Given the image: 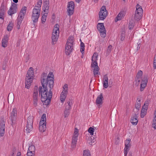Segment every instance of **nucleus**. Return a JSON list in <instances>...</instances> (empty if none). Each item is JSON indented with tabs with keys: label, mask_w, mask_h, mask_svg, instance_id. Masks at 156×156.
<instances>
[{
	"label": "nucleus",
	"mask_w": 156,
	"mask_h": 156,
	"mask_svg": "<svg viewBox=\"0 0 156 156\" xmlns=\"http://www.w3.org/2000/svg\"><path fill=\"white\" fill-rule=\"evenodd\" d=\"M41 95V101H44V105L47 106L51 102V99L52 98V93L51 90H49L48 93L47 92H42L40 93Z\"/></svg>",
	"instance_id": "obj_2"
},
{
	"label": "nucleus",
	"mask_w": 156,
	"mask_h": 156,
	"mask_svg": "<svg viewBox=\"0 0 156 156\" xmlns=\"http://www.w3.org/2000/svg\"><path fill=\"white\" fill-rule=\"evenodd\" d=\"M112 49V46L111 45H109L107 49V52L109 54L111 52V50Z\"/></svg>",
	"instance_id": "obj_48"
},
{
	"label": "nucleus",
	"mask_w": 156,
	"mask_h": 156,
	"mask_svg": "<svg viewBox=\"0 0 156 156\" xmlns=\"http://www.w3.org/2000/svg\"><path fill=\"white\" fill-rule=\"evenodd\" d=\"M74 8V4L73 2L71 1L68 2L67 9L69 16H71L73 14Z\"/></svg>",
	"instance_id": "obj_12"
},
{
	"label": "nucleus",
	"mask_w": 156,
	"mask_h": 156,
	"mask_svg": "<svg viewBox=\"0 0 156 156\" xmlns=\"http://www.w3.org/2000/svg\"><path fill=\"white\" fill-rule=\"evenodd\" d=\"M49 7V0H44L43 9L44 12H48Z\"/></svg>",
	"instance_id": "obj_16"
},
{
	"label": "nucleus",
	"mask_w": 156,
	"mask_h": 156,
	"mask_svg": "<svg viewBox=\"0 0 156 156\" xmlns=\"http://www.w3.org/2000/svg\"><path fill=\"white\" fill-rule=\"evenodd\" d=\"M143 72L141 70H140L137 73V75L136 76V77H140L142 76Z\"/></svg>",
	"instance_id": "obj_49"
},
{
	"label": "nucleus",
	"mask_w": 156,
	"mask_h": 156,
	"mask_svg": "<svg viewBox=\"0 0 156 156\" xmlns=\"http://www.w3.org/2000/svg\"><path fill=\"white\" fill-rule=\"evenodd\" d=\"M143 12L141 7L137 4L136 6V10L134 16L135 19L137 21L139 20L141 18Z\"/></svg>",
	"instance_id": "obj_6"
},
{
	"label": "nucleus",
	"mask_w": 156,
	"mask_h": 156,
	"mask_svg": "<svg viewBox=\"0 0 156 156\" xmlns=\"http://www.w3.org/2000/svg\"><path fill=\"white\" fill-rule=\"evenodd\" d=\"M46 115L43 114L41 118V121L39 123V130L41 132H44L46 130Z\"/></svg>",
	"instance_id": "obj_5"
},
{
	"label": "nucleus",
	"mask_w": 156,
	"mask_h": 156,
	"mask_svg": "<svg viewBox=\"0 0 156 156\" xmlns=\"http://www.w3.org/2000/svg\"><path fill=\"white\" fill-rule=\"evenodd\" d=\"M104 81H103V86L105 88H107L108 87V78L107 75H105L104 76L103 78Z\"/></svg>",
	"instance_id": "obj_22"
},
{
	"label": "nucleus",
	"mask_w": 156,
	"mask_h": 156,
	"mask_svg": "<svg viewBox=\"0 0 156 156\" xmlns=\"http://www.w3.org/2000/svg\"><path fill=\"white\" fill-rule=\"evenodd\" d=\"M33 101L34 105L35 107H36L37 105V100H33Z\"/></svg>",
	"instance_id": "obj_62"
},
{
	"label": "nucleus",
	"mask_w": 156,
	"mask_h": 156,
	"mask_svg": "<svg viewBox=\"0 0 156 156\" xmlns=\"http://www.w3.org/2000/svg\"><path fill=\"white\" fill-rule=\"evenodd\" d=\"M149 100H148L145 101L144 105L142 106H144V107L145 108H146L148 109L149 104Z\"/></svg>",
	"instance_id": "obj_46"
},
{
	"label": "nucleus",
	"mask_w": 156,
	"mask_h": 156,
	"mask_svg": "<svg viewBox=\"0 0 156 156\" xmlns=\"http://www.w3.org/2000/svg\"><path fill=\"white\" fill-rule=\"evenodd\" d=\"M59 33V30H56L55 29H53L52 34L54 35L58 36V34Z\"/></svg>",
	"instance_id": "obj_38"
},
{
	"label": "nucleus",
	"mask_w": 156,
	"mask_h": 156,
	"mask_svg": "<svg viewBox=\"0 0 156 156\" xmlns=\"http://www.w3.org/2000/svg\"><path fill=\"white\" fill-rule=\"evenodd\" d=\"M8 40L9 37L7 35L4 36L2 41V46L4 48L6 47Z\"/></svg>",
	"instance_id": "obj_18"
},
{
	"label": "nucleus",
	"mask_w": 156,
	"mask_h": 156,
	"mask_svg": "<svg viewBox=\"0 0 156 156\" xmlns=\"http://www.w3.org/2000/svg\"><path fill=\"white\" fill-rule=\"evenodd\" d=\"M83 156H91L89 151L84 150Z\"/></svg>",
	"instance_id": "obj_40"
},
{
	"label": "nucleus",
	"mask_w": 156,
	"mask_h": 156,
	"mask_svg": "<svg viewBox=\"0 0 156 156\" xmlns=\"http://www.w3.org/2000/svg\"><path fill=\"white\" fill-rule=\"evenodd\" d=\"M35 147L34 146L31 145L29 146L28 151L32 152H35Z\"/></svg>",
	"instance_id": "obj_33"
},
{
	"label": "nucleus",
	"mask_w": 156,
	"mask_h": 156,
	"mask_svg": "<svg viewBox=\"0 0 156 156\" xmlns=\"http://www.w3.org/2000/svg\"><path fill=\"white\" fill-rule=\"evenodd\" d=\"M73 37H69L68 39L65 50V53L66 55H69L72 52L73 49Z\"/></svg>",
	"instance_id": "obj_4"
},
{
	"label": "nucleus",
	"mask_w": 156,
	"mask_h": 156,
	"mask_svg": "<svg viewBox=\"0 0 156 156\" xmlns=\"http://www.w3.org/2000/svg\"><path fill=\"white\" fill-rule=\"evenodd\" d=\"M124 13V11L120 12L116 17L115 20V21L117 22L118 20H122L125 16Z\"/></svg>",
	"instance_id": "obj_24"
},
{
	"label": "nucleus",
	"mask_w": 156,
	"mask_h": 156,
	"mask_svg": "<svg viewBox=\"0 0 156 156\" xmlns=\"http://www.w3.org/2000/svg\"><path fill=\"white\" fill-rule=\"evenodd\" d=\"M129 151L125 150H124V156H127L128 152Z\"/></svg>",
	"instance_id": "obj_64"
},
{
	"label": "nucleus",
	"mask_w": 156,
	"mask_h": 156,
	"mask_svg": "<svg viewBox=\"0 0 156 156\" xmlns=\"http://www.w3.org/2000/svg\"><path fill=\"white\" fill-rule=\"evenodd\" d=\"M5 122L3 119H2V122L0 124V136H2L5 134Z\"/></svg>",
	"instance_id": "obj_15"
},
{
	"label": "nucleus",
	"mask_w": 156,
	"mask_h": 156,
	"mask_svg": "<svg viewBox=\"0 0 156 156\" xmlns=\"http://www.w3.org/2000/svg\"><path fill=\"white\" fill-rule=\"evenodd\" d=\"M88 140L90 144L93 143L96 141L95 138L92 136L88 137Z\"/></svg>",
	"instance_id": "obj_32"
},
{
	"label": "nucleus",
	"mask_w": 156,
	"mask_h": 156,
	"mask_svg": "<svg viewBox=\"0 0 156 156\" xmlns=\"http://www.w3.org/2000/svg\"><path fill=\"white\" fill-rule=\"evenodd\" d=\"M38 97V92H34L33 94V97Z\"/></svg>",
	"instance_id": "obj_61"
},
{
	"label": "nucleus",
	"mask_w": 156,
	"mask_h": 156,
	"mask_svg": "<svg viewBox=\"0 0 156 156\" xmlns=\"http://www.w3.org/2000/svg\"><path fill=\"white\" fill-rule=\"evenodd\" d=\"M99 15L101 20H103L106 18L108 15V11L106 9L105 6L103 5L101 8Z\"/></svg>",
	"instance_id": "obj_10"
},
{
	"label": "nucleus",
	"mask_w": 156,
	"mask_h": 156,
	"mask_svg": "<svg viewBox=\"0 0 156 156\" xmlns=\"http://www.w3.org/2000/svg\"><path fill=\"white\" fill-rule=\"evenodd\" d=\"M46 20V17H45V16H42L41 17V22L42 23H44Z\"/></svg>",
	"instance_id": "obj_51"
},
{
	"label": "nucleus",
	"mask_w": 156,
	"mask_h": 156,
	"mask_svg": "<svg viewBox=\"0 0 156 156\" xmlns=\"http://www.w3.org/2000/svg\"><path fill=\"white\" fill-rule=\"evenodd\" d=\"M59 26L58 24H56L54 26V29H55L57 30H59Z\"/></svg>",
	"instance_id": "obj_57"
},
{
	"label": "nucleus",
	"mask_w": 156,
	"mask_h": 156,
	"mask_svg": "<svg viewBox=\"0 0 156 156\" xmlns=\"http://www.w3.org/2000/svg\"><path fill=\"white\" fill-rule=\"evenodd\" d=\"M41 10L34 8L33 10L31 19L34 23L37 22L40 16Z\"/></svg>",
	"instance_id": "obj_7"
},
{
	"label": "nucleus",
	"mask_w": 156,
	"mask_h": 156,
	"mask_svg": "<svg viewBox=\"0 0 156 156\" xmlns=\"http://www.w3.org/2000/svg\"><path fill=\"white\" fill-rule=\"evenodd\" d=\"M84 47H80V51L82 54H83L84 53Z\"/></svg>",
	"instance_id": "obj_60"
},
{
	"label": "nucleus",
	"mask_w": 156,
	"mask_h": 156,
	"mask_svg": "<svg viewBox=\"0 0 156 156\" xmlns=\"http://www.w3.org/2000/svg\"><path fill=\"white\" fill-rule=\"evenodd\" d=\"M130 145H125L124 150L126 151H129L130 149Z\"/></svg>",
	"instance_id": "obj_50"
},
{
	"label": "nucleus",
	"mask_w": 156,
	"mask_h": 156,
	"mask_svg": "<svg viewBox=\"0 0 156 156\" xmlns=\"http://www.w3.org/2000/svg\"><path fill=\"white\" fill-rule=\"evenodd\" d=\"M138 98H137V101H138L136 102V103L135 104V108L136 109H134V112L136 113V115H138L139 113V110L140 109L141 107V103H140V99L138 100Z\"/></svg>",
	"instance_id": "obj_17"
},
{
	"label": "nucleus",
	"mask_w": 156,
	"mask_h": 156,
	"mask_svg": "<svg viewBox=\"0 0 156 156\" xmlns=\"http://www.w3.org/2000/svg\"><path fill=\"white\" fill-rule=\"evenodd\" d=\"M35 152H32L31 151H27V155H34Z\"/></svg>",
	"instance_id": "obj_53"
},
{
	"label": "nucleus",
	"mask_w": 156,
	"mask_h": 156,
	"mask_svg": "<svg viewBox=\"0 0 156 156\" xmlns=\"http://www.w3.org/2000/svg\"><path fill=\"white\" fill-rule=\"evenodd\" d=\"M135 80L136 82H140L141 80V77H136L135 78Z\"/></svg>",
	"instance_id": "obj_59"
},
{
	"label": "nucleus",
	"mask_w": 156,
	"mask_h": 156,
	"mask_svg": "<svg viewBox=\"0 0 156 156\" xmlns=\"http://www.w3.org/2000/svg\"><path fill=\"white\" fill-rule=\"evenodd\" d=\"M25 130L27 133H30L33 129V124H27Z\"/></svg>",
	"instance_id": "obj_27"
},
{
	"label": "nucleus",
	"mask_w": 156,
	"mask_h": 156,
	"mask_svg": "<svg viewBox=\"0 0 156 156\" xmlns=\"http://www.w3.org/2000/svg\"><path fill=\"white\" fill-rule=\"evenodd\" d=\"M103 100V94L101 93L97 98L96 102L97 104H101L102 103Z\"/></svg>",
	"instance_id": "obj_23"
},
{
	"label": "nucleus",
	"mask_w": 156,
	"mask_h": 156,
	"mask_svg": "<svg viewBox=\"0 0 156 156\" xmlns=\"http://www.w3.org/2000/svg\"><path fill=\"white\" fill-rule=\"evenodd\" d=\"M45 74L46 75V78H48V77H51L52 79H52V80H53L54 81V76L53 75V74L52 73L50 72L48 75L47 76V73H45Z\"/></svg>",
	"instance_id": "obj_39"
},
{
	"label": "nucleus",
	"mask_w": 156,
	"mask_h": 156,
	"mask_svg": "<svg viewBox=\"0 0 156 156\" xmlns=\"http://www.w3.org/2000/svg\"><path fill=\"white\" fill-rule=\"evenodd\" d=\"M80 41L81 42L80 43V47H85V45L84 43H83V42H82L81 40V39H80Z\"/></svg>",
	"instance_id": "obj_63"
},
{
	"label": "nucleus",
	"mask_w": 156,
	"mask_h": 156,
	"mask_svg": "<svg viewBox=\"0 0 156 156\" xmlns=\"http://www.w3.org/2000/svg\"><path fill=\"white\" fill-rule=\"evenodd\" d=\"M27 9V7L25 6H24L22 8L19 13L20 14H22L24 15H25L26 13Z\"/></svg>",
	"instance_id": "obj_31"
},
{
	"label": "nucleus",
	"mask_w": 156,
	"mask_h": 156,
	"mask_svg": "<svg viewBox=\"0 0 156 156\" xmlns=\"http://www.w3.org/2000/svg\"><path fill=\"white\" fill-rule=\"evenodd\" d=\"M153 122L152 127L154 128V129H156V119H153Z\"/></svg>",
	"instance_id": "obj_47"
},
{
	"label": "nucleus",
	"mask_w": 156,
	"mask_h": 156,
	"mask_svg": "<svg viewBox=\"0 0 156 156\" xmlns=\"http://www.w3.org/2000/svg\"><path fill=\"white\" fill-rule=\"evenodd\" d=\"M134 26V23L133 22H130L129 25V29L131 30L132 29Z\"/></svg>",
	"instance_id": "obj_43"
},
{
	"label": "nucleus",
	"mask_w": 156,
	"mask_h": 156,
	"mask_svg": "<svg viewBox=\"0 0 156 156\" xmlns=\"http://www.w3.org/2000/svg\"><path fill=\"white\" fill-rule=\"evenodd\" d=\"M24 16L25 15L19 13V15L17 18H19L20 19L23 20Z\"/></svg>",
	"instance_id": "obj_55"
},
{
	"label": "nucleus",
	"mask_w": 156,
	"mask_h": 156,
	"mask_svg": "<svg viewBox=\"0 0 156 156\" xmlns=\"http://www.w3.org/2000/svg\"><path fill=\"white\" fill-rule=\"evenodd\" d=\"M146 113H145V112H141V113H140V117L142 118H143L144 117L145 115L146 114Z\"/></svg>",
	"instance_id": "obj_58"
},
{
	"label": "nucleus",
	"mask_w": 156,
	"mask_h": 156,
	"mask_svg": "<svg viewBox=\"0 0 156 156\" xmlns=\"http://www.w3.org/2000/svg\"><path fill=\"white\" fill-rule=\"evenodd\" d=\"M34 77L33 68L30 67L27 71L26 75L25 80V87L29 89L31 85Z\"/></svg>",
	"instance_id": "obj_3"
},
{
	"label": "nucleus",
	"mask_w": 156,
	"mask_h": 156,
	"mask_svg": "<svg viewBox=\"0 0 156 156\" xmlns=\"http://www.w3.org/2000/svg\"><path fill=\"white\" fill-rule=\"evenodd\" d=\"M5 9L4 4H2L0 9V19H4Z\"/></svg>",
	"instance_id": "obj_19"
},
{
	"label": "nucleus",
	"mask_w": 156,
	"mask_h": 156,
	"mask_svg": "<svg viewBox=\"0 0 156 156\" xmlns=\"http://www.w3.org/2000/svg\"><path fill=\"white\" fill-rule=\"evenodd\" d=\"M14 99V96L13 93H10L9 94L8 100L9 103H12L13 102Z\"/></svg>",
	"instance_id": "obj_25"
},
{
	"label": "nucleus",
	"mask_w": 156,
	"mask_h": 156,
	"mask_svg": "<svg viewBox=\"0 0 156 156\" xmlns=\"http://www.w3.org/2000/svg\"><path fill=\"white\" fill-rule=\"evenodd\" d=\"M23 20V19H20L19 18H17V23L20 24H21Z\"/></svg>",
	"instance_id": "obj_54"
},
{
	"label": "nucleus",
	"mask_w": 156,
	"mask_h": 156,
	"mask_svg": "<svg viewBox=\"0 0 156 156\" xmlns=\"http://www.w3.org/2000/svg\"><path fill=\"white\" fill-rule=\"evenodd\" d=\"M98 54L96 53H94L92 56V62L91 65V67L94 68L98 67V63L97 61Z\"/></svg>",
	"instance_id": "obj_14"
},
{
	"label": "nucleus",
	"mask_w": 156,
	"mask_h": 156,
	"mask_svg": "<svg viewBox=\"0 0 156 156\" xmlns=\"http://www.w3.org/2000/svg\"><path fill=\"white\" fill-rule=\"evenodd\" d=\"M125 38V32L124 31H122L121 35V40L123 41Z\"/></svg>",
	"instance_id": "obj_44"
},
{
	"label": "nucleus",
	"mask_w": 156,
	"mask_h": 156,
	"mask_svg": "<svg viewBox=\"0 0 156 156\" xmlns=\"http://www.w3.org/2000/svg\"><path fill=\"white\" fill-rule=\"evenodd\" d=\"M8 59L7 57L5 58V60L3 62L2 69L3 70H5L6 69V64L8 62Z\"/></svg>",
	"instance_id": "obj_28"
},
{
	"label": "nucleus",
	"mask_w": 156,
	"mask_h": 156,
	"mask_svg": "<svg viewBox=\"0 0 156 156\" xmlns=\"http://www.w3.org/2000/svg\"><path fill=\"white\" fill-rule=\"evenodd\" d=\"M69 112V110L65 109L64 113V116L65 118L68 117L70 113Z\"/></svg>",
	"instance_id": "obj_36"
},
{
	"label": "nucleus",
	"mask_w": 156,
	"mask_h": 156,
	"mask_svg": "<svg viewBox=\"0 0 156 156\" xmlns=\"http://www.w3.org/2000/svg\"><path fill=\"white\" fill-rule=\"evenodd\" d=\"M94 70L93 71L94 74V75H96L97 74H98V71L99 70V67H97L96 68H94Z\"/></svg>",
	"instance_id": "obj_42"
},
{
	"label": "nucleus",
	"mask_w": 156,
	"mask_h": 156,
	"mask_svg": "<svg viewBox=\"0 0 156 156\" xmlns=\"http://www.w3.org/2000/svg\"><path fill=\"white\" fill-rule=\"evenodd\" d=\"M42 3V0H39L37 2V5L35 6L34 8L41 10V5Z\"/></svg>",
	"instance_id": "obj_30"
},
{
	"label": "nucleus",
	"mask_w": 156,
	"mask_h": 156,
	"mask_svg": "<svg viewBox=\"0 0 156 156\" xmlns=\"http://www.w3.org/2000/svg\"><path fill=\"white\" fill-rule=\"evenodd\" d=\"M17 110L16 108H14L9 118L11 121V124L12 126L15 124L16 120Z\"/></svg>",
	"instance_id": "obj_9"
},
{
	"label": "nucleus",
	"mask_w": 156,
	"mask_h": 156,
	"mask_svg": "<svg viewBox=\"0 0 156 156\" xmlns=\"http://www.w3.org/2000/svg\"><path fill=\"white\" fill-rule=\"evenodd\" d=\"M136 113H135L134 116L131 118V122L132 124L134 125H137L138 122V120L137 119V115H136Z\"/></svg>",
	"instance_id": "obj_21"
},
{
	"label": "nucleus",
	"mask_w": 156,
	"mask_h": 156,
	"mask_svg": "<svg viewBox=\"0 0 156 156\" xmlns=\"http://www.w3.org/2000/svg\"><path fill=\"white\" fill-rule=\"evenodd\" d=\"M73 101L72 99L68 100L67 102L65 103V109L70 110L71 109V105L73 104Z\"/></svg>",
	"instance_id": "obj_20"
},
{
	"label": "nucleus",
	"mask_w": 156,
	"mask_h": 156,
	"mask_svg": "<svg viewBox=\"0 0 156 156\" xmlns=\"http://www.w3.org/2000/svg\"><path fill=\"white\" fill-rule=\"evenodd\" d=\"M78 136V130L77 129L75 131L72 138L71 148L72 150L74 149L76 147Z\"/></svg>",
	"instance_id": "obj_11"
},
{
	"label": "nucleus",
	"mask_w": 156,
	"mask_h": 156,
	"mask_svg": "<svg viewBox=\"0 0 156 156\" xmlns=\"http://www.w3.org/2000/svg\"><path fill=\"white\" fill-rule=\"evenodd\" d=\"M17 10V5L14 3H12L10 9L9 10L8 14L10 16L16 13Z\"/></svg>",
	"instance_id": "obj_13"
},
{
	"label": "nucleus",
	"mask_w": 156,
	"mask_h": 156,
	"mask_svg": "<svg viewBox=\"0 0 156 156\" xmlns=\"http://www.w3.org/2000/svg\"><path fill=\"white\" fill-rule=\"evenodd\" d=\"M97 28L100 32V36L101 37L104 38L106 35V30L105 27L104 23H99L97 26Z\"/></svg>",
	"instance_id": "obj_8"
},
{
	"label": "nucleus",
	"mask_w": 156,
	"mask_h": 156,
	"mask_svg": "<svg viewBox=\"0 0 156 156\" xmlns=\"http://www.w3.org/2000/svg\"><path fill=\"white\" fill-rule=\"evenodd\" d=\"M67 92H62L61 93L60 96V99L61 102L62 103L65 101L67 96Z\"/></svg>",
	"instance_id": "obj_26"
},
{
	"label": "nucleus",
	"mask_w": 156,
	"mask_h": 156,
	"mask_svg": "<svg viewBox=\"0 0 156 156\" xmlns=\"http://www.w3.org/2000/svg\"><path fill=\"white\" fill-rule=\"evenodd\" d=\"M33 118L32 116H30L27 119V124H33Z\"/></svg>",
	"instance_id": "obj_34"
},
{
	"label": "nucleus",
	"mask_w": 156,
	"mask_h": 156,
	"mask_svg": "<svg viewBox=\"0 0 156 156\" xmlns=\"http://www.w3.org/2000/svg\"><path fill=\"white\" fill-rule=\"evenodd\" d=\"M13 24L11 22H10L7 27V30L9 31H11L13 28Z\"/></svg>",
	"instance_id": "obj_35"
},
{
	"label": "nucleus",
	"mask_w": 156,
	"mask_h": 156,
	"mask_svg": "<svg viewBox=\"0 0 156 156\" xmlns=\"http://www.w3.org/2000/svg\"><path fill=\"white\" fill-rule=\"evenodd\" d=\"M130 140H126V141L125 142V145H130Z\"/></svg>",
	"instance_id": "obj_56"
},
{
	"label": "nucleus",
	"mask_w": 156,
	"mask_h": 156,
	"mask_svg": "<svg viewBox=\"0 0 156 156\" xmlns=\"http://www.w3.org/2000/svg\"><path fill=\"white\" fill-rule=\"evenodd\" d=\"M58 36H56L55 35H54L52 34V44H55L56 42L58 40Z\"/></svg>",
	"instance_id": "obj_29"
},
{
	"label": "nucleus",
	"mask_w": 156,
	"mask_h": 156,
	"mask_svg": "<svg viewBox=\"0 0 156 156\" xmlns=\"http://www.w3.org/2000/svg\"><path fill=\"white\" fill-rule=\"evenodd\" d=\"M147 84L146 83H144V82H141L140 84V91H142L144 90V89L146 87Z\"/></svg>",
	"instance_id": "obj_41"
},
{
	"label": "nucleus",
	"mask_w": 156,
	"mask_h": 156,
	"mask_svg": "<svg viewBox=\"0 0 156 156\" xmlns=\"http://www.w3.org/2000/svg\"><path fill=\"white\" fill-rule=\"evenodd\" d=\"M94 129L92 127H90L88 129V132L90 134V135H93L94 134Z\"/></svg>",
	"instance_id": "obj_37"
},
{
	"label": "nucleus",
	"mask_w": 156,
	"mask_h": 156,
	"mask_svg": "<svg viewBox=\"0 0 156 156\" xmlns=\"http://www.w3.org/2000/svg\"><path fill=\"white\" fill-rule=\"evenodd\" d=\"M148 81L147 76H145L143 78L141 82H144V83L147 84Z\"/></svg>",
	"instance_id": "obj_45"
},
{
	"label": "nucleus",
	"mask_w": 156,
	"mask_h": 156,
	"mask_svg": "<svg viewBox=\"0 0 156 156\" xmlns=\"http://www.w3.org/2000/svg\"><path fill=\"white\" fill-rule=\"evenodd\" d=\"M51 77H48L46 78V75L44 73L41 75V81L42 86H40L39 87L38 90L39 94L42 92H48V87L49 88V90H51L53 88L54 83V81L52 79Z\"/></svg>",
	"instance_id": "obj_1"
},
{
	"label": "nucleus",
	"mask_w": 156,
	"mask_h": 156,
	"mask_svg": "<svg viewBox=\"0 0 156 156\" xmlns=\"http://www.w3.org/2000/svg\"><path fill=\"white\" fill-rule=\"evenodd\" d=\"M147 110V109L146 108H145L144 107V106H142L141 112H145V113H146Z\"/></svg>",
	"instance_id": "obj_52"
}]
</instances>
